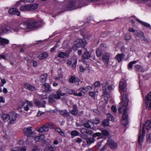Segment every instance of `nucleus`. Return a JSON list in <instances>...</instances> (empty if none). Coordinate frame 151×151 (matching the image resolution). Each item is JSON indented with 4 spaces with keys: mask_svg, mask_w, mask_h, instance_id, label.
Listing matches in <instances>:
<instances>
[{
    "mask_svg": "<svg viewBox=\"0 0 151 151\" xmlns=\"http://www.w3.org/2000/svg\"><path fill=\"white\" fill-rule=\"evenodd\" d=\"M131 37V34L130 33H127L125 35V38L127 40H130Z\"/></svg>",
    "mask_w": 151,
    "mask_h": 151,
    "instance_id": "nucleus-48",
    "label": "nucleus"
},
{
    "mask_svg": "<svg viewBox=\"0 0 151 151\" xmlns=\"http://www.w3.org/2000/svg\"><path fill=\"white\" fill-rule=\"evenodd\" d=\"M104 136H107L109 134V132L106 130H103L101 131V133Z\"/></svg>",
    "mask_w": 151,
    "mask_h": 151,
    "instance_id": "nucleus-50",
    "label": "nucleus"
},
{
    "mask_svg": "<svg viewBox=\"0 0 151 151\" xmlns=\"http://www.w3.org/2000/svg\"><path fill=\"white\" fill-rule=\"evenodd\" d=\"M127 108L124 109L123 112L122 119L121 121V124L124 126L127 125L128 124L127 120L128 116L127 114Z\"/></svg>",
    "mask_w": 151,
    "mask_h": 151,
    "instance_id": "nucleus-7",
    "label": "nucleus"
},
{
    "mask_svg": "<svg viewBox=\"0 0 151 151\" xmlns=\"http://www.w3.org/2000/svg\"><path fill=\"white\" fill-rule=\"evenodd\" d=\"M89 96L92 98H95L96 95L95 92L94 91H90L89 93Z\"/></svg>",
    "mask_w": 151,
    "mask_h": 151,
    "instance_id": "nucleus-52",
    "label": "nucleus"
},
{
    "mask_svg": "<svg viewBox=\"0 0 151 151\" xmlns=\"http://www.w3.org/2000/svg\"><path fill=\"white\" fill-rule=\"evenodd\" d=\"M111 109L112 111L114 112H115L116 111L117 109L116 106H112L111 107Z\"/></svg>",
    "mask_w": 151,
    "mask_h": 151,
    "instance_id": "nucleus-63",
    "label": "nucleus"
},
{
    "mask_svg": "<svg viewBox=\"0 0 151 151\" xmlns=\"http://www.w3.org/2000/svg\"><path fill=\"white\" fill-rule=\"evenodd\" d=\"M108 143L109 146L111 149L114 150L117 148V144L113 139L111 138H109L108 140Z\"/></svg>",
    "mask_w": 151,
    "mask_h": 151,
    "instance_id": "nucleus-10",
    "label": "nucleus"
},
{
    "mask_svg": "<svg viewBox=\"0 0 151 151\" xmlns=\"http://www.w3.org/2000/svg\"><path fill=\"white\" fill-rule=\"evenodd\" d=\"M59 112L60 115L66 117H68L70 115L69 113L66 109L63 110H59Z\"/></svg>",
    "mask_w": 151,
    "mask_h": 151,
    "instance_id": "nucleus-22",
    "label": "nucleus"
},
{
    "mask_svg": "<svg viewBox=\"0 0 151 151\" xmlns=\"http://www.w3.org/2000/svg\"><path fill=\"white\" fill-rule=\"evenodd\" d=\"M30 8V11H32L35 9H37L38 7V5L37 4H33L29 6Z\"/></svg>",
    "mask_w": 151,
    "mask_h": 151,
    "instance_id": "nucleus-41",
    "label": "nucleus"
},
{
    "mask_svg": "<svg viewBox=\"0 0 151 151\" xmlns=\"http://www.w3.org/2000/svg\"><path fill=\"white\" fill-rule=\"evenodd\" d=\"M9 42L8 40L0 37V48H4L5 45L8 44Z\"/></svg>",
    "mask_w": 151,
    "mask_h": 151,
    "instance_id": "nucleus-16",
    "label": "nucleus"
},
{
    "mask_svg": "<svg viewBox=\"0 0 151 151\" xmlns=\"http://www.w3.org/2000/svg\"><path fill=\"white\" fill-rule=\"evenodd\" d=\"M42 87L45 89V90L43 91V92L50 93L52 91V89L51 87L48 83H45L43 84Z\"/></svg>",
    "mask_w": 151,
    "mask_h": 151,
    "instance_id": "nucleus-14",
    "label": "nucleus"
},
{
    "mask_svg": "<svg viewBox=\"0 0 151 151\" xmlns=\"http://www.w3.org/2000/svg\"><path fill=\"white\" fill-rule=\"evenodd\" d=\"M10 124L14 123L17 118V115L15 114H13L10 116Z\"/></svg>",
    "mask_w": 151,
    "mask_h": 151,
    "instance_id": "nucleus-20",
    "label": "nucleus"
},
{
    "mask_svg": "<svg viewBox=\"0 0 151 151\" xmlns=\"http://www.w3.org/2000/svg\"><path fill=\"white\" fill-rule=\"evenodd\" d=\"M102 54V51L100 48H98L96 50V54L97 56L100 57Z\"/></svg>",
    "mask_w": 151,
    "mask_h": 151,
    "instance_id": "nucleus-38",
    "label": "nucleus"
},
{
    "mask_svg": "<svg viewBox=\"0 0 151 151\" xmlns=\"http://www.w3.org/2000/svg\"><path fill=\"white\" fill-rule=\"evenodd\" d=\"M122 102L119 103L118 106V109L119 113H121L122 112L121 109L123 107H126L128 105L129 100L128 96H122Z\"/></svg>",
    "mask_w": 151,
    "mask_h": 151,
    "instance_id": "nucleus-6",
    "label": "nucleus"
},
{
    "mask_svg": "<svg viewBox=\"0 0 151 151\" xmlns=\"http://www.w3.org/2000/svg\"><path fill=\"white\" fill-rule=\"evenodd\" d=\"M86 141L87 145H89L93 143L95 141V139L93 137H91L87 139Z\"/></svg>",
    "mask_w": 151,
    "mask_h": 151,
    "instance_id": "nucleus-31",
    "label": "nucleus"
},
{
    "mask_svg": "<svg viewBox=\"0 0 151 151\" xmlns=\"http://www.w3.org/2000/svg\"><path fill=\"white\" fill-rule=\"evenodd\" d=\"M58 56L59 57L63 58L66 56V54L64 52H61L58 53Z\"/></svg>",
    "mask_w": 151,
    "mask_h": 151,
    "instance_id": "nucleus-47",
    "label": "nucleus"
},
{
    "mask_svg": "<svg viewBox=\"0 0 151 151\" xmlns=\"http://www.w3.org/2000/svg\"><path fill=\"white\" fill-rule=\"evenodd\" d=\"M10 116L7 114H2L1 116V118L4 122L8 121L10 119Z\"/></svg>",
    "mask_w": 151,
    "mask_h": 151,
    "instance_id": "nucleus-24",
    "label": "nucleus"
},
{
    "mask_svg": "<svg viewBox=\"0 0 151 151\" xmlns=\"http://www.w3.org/2000/svg\"><path fill=\"white\" fill-rule=\"evenodd\" d=\"M114 88V86L113 85L109 86H108V88L109 90H113Z\"/></svg>",
    "mask_w": 151,
    "mask_h": 151,
    "instance_id": "nucleus-60",
    "label": "nucleus"
},
{
    "mask_svg": "<svg viewBox=\"0 0 151 151\" xmlns=\"http://www.w3.org/2000/svg\"><path fill=\"white\" fill-rule=\"evenodd\" d=\"M34 102L36 105L39 107H45V104L46 103V102L45 101H43L42 102H41L37 99L35 100Z\"/></svg>",
    "mask_w": 151,
    "mask_h": 151,
    "instance_id": "nucleus-17",
    "label": "nucleus"
},
{
    "mask_svg": "<svg viewBox=\"0 0 151 151\" xmlns=\"http://www.w3.org/2000/svg\"><path fill=\"white\" fill-rule=\"evenodd\" d=\"M13 24H14V28L16 29H18V31L19 30L20 28L22 29H28L27 27V21L25 22H24L23 23L21 24L19 26H18L17 27V25H16V23H13Z\"/></svg>",
    "mask_w": 151,
    "mask_h": 151,
    "instance_id": "nucleus-12",
    "label": "nucleus"
},
{
    "mask_svg": "<svg viewBox=\"0 0 151 151\" xmlns=\"http://www.w3.org/2000/svg\"><path fill=\"white\" fill-rule=\"evenodd\" d=\"M76 42L78 45V46L80 47H84L86 44V42L84 39H78Z\"/></svg>",
    "mask_w": 151,
    "mask_h": 151,
    "instance_id": "nucleus-15",
    "label": "nucleus"
},
{
    "mask_svg": "<svg viewBox=\"0 0 151 151\" xmlns=\"http://www.w3.org/2000/svg\"><path fill=\"white\" fill-rule=\"evenodd\" d=\"M70 134L73 137L74 136H78L79 134V133L76 130H73L71 131Z\"/></svg>",
    "mask_w": 151,
    "mask_h": 151,
    "instance_id": "nucleus-44",
    "label": "nucleus"
},
{
    "mask_svg": "<svg viewBox=\"0 0 151 151\" xmlns=\"http://www.w3.org/2000/svg\"><path fill=\"white\" fill-rule=\"evenodd\" d=\"M78 47H79L78 46V45L76 43H75L73 47V50H76Z\"/></svg>",
    "mask_w": 151,
    "mask_h": 151,
    "instance_id": "nucleus-58",
    "label": "nucleus"
},
{
    "mask_svg": "<svg viewBox=\"0 0 151 151\" xmlns=\"http://www.w3.org/2000/svg\"><path fill=\"white\" fill-rule=\"evenodd\" d=\"M109 124V121L108 119H106L104 120L102 123V125L103 126H107Z\"/></svg>",
    "mask_w": 151,
    "mask_h": 151,
    "instance_id": "nucleus-46",
    "label": "nucleus"
},
{
    "mask_svg": "<svg viewBox=\"0 0 151 151\" xmlns=\"http://www.w3.org/2000/svg\"><path fill=\"white\" fill-rule=\"evenodd\" d=\"M70 113L74 116H76L78 113V109L76 105H74L73 106V109Z\"/></svg>",
    "mask_w": 151,
    "mask_h": 151,
    "instance_id": "nucleus-21",
    "label": "nucleus"
},
{
    "mask_svg": "<svg viewBox=\"0 0 151 151\" xmlns=\"http://www.w3.org/2000/svg\"><path fill=\"white\" fill-rule=\"evenodd\" d=\"M125 55L123 53L118 54L115 57V58L117 60L119 63L122 61L125 57Z\"/></svg>",
    "mask_w": 151,
    "mask_h": 151,
    "instance_id": "nucleus-19",
    "label": "nucleus"
},
{
    "mask_svg": "<svg viewBox=\"0 0 151 151\" xmlns=\"http://www.w3.org/2000/svg\"><path fill=\"white\" fill-rule=\"evenodd\" d=\"M54 98V97H53L50 94L48 97L49 102L51 104L55 103V101Z\"/></svg>",
    "mask_w": 151,
    "mask_h": 151,
    "instance_id": "nucleus-40",
    "label": "nucleus"
},
{
    "mask_svg": "<svg viewBox=\"0 0 151 151\" xmlns=\"http://www.w3.org/2000/svg\"><path fill=\"white\" fill-rule=\"evenodd\" d=\"M58 93L59 94H60V96H64L66 95V93H63L62 91L60 90H58Z\"/></svg>",
    "mask_w": 151,
    "mask_h": 151,
    "instance_id": "nucleus-56",
    "label": "nucleus"
},
{
    "mask_svg": "<svg viewBox=\"0 0 151 151\" xmlns=\"http://www.w3.org/2000/svg\"><path fill=\"white\" fill-rule=\"evenodd\" d=\"M128 30L129 32H135V30L133 28L131 27L129 28Z\"/></svg>",
    "mask_w": 151,
    "mask_h": 151,
    "instance_id": "nucleus-64",
    "label": "nucleus"
},
{
    "mask_svg": "<svg viewBox=\"0 0 151 151\" xmlns=\"http://www.w3.org/2000/svg\"><path fill=\"white\" fill-rule=\"evenodd\" d=\"M44 135H41L40 136H37L35 138V139L36 142L40 141L43 140L44 139Z\"/></svg>",
    "mask_w": 151,
    "mask_h": 151,
    "instance_id": "nucleus-29",
    "label": "nucleus"
},
{
    "mask_svg": "<svg viewBox=\"0 0 151 151\" xmlns=\"http://www.w3.org/2000/svg\"><path fill=\"white\" fill-rule=\"evenodd\" d=\"M27 105L25 106L24 107V110L26 111H27L29 109V108L28 106H32V103L31 101H27Z\"/></svg>",
    "mask_w": 151,
    "mask_h": 151,
    "instance_id": "nucleus-36",
    "label": "nucleus"
},
{
    "mask_svg": "<svg viewBox=\"0 0 151 151\" xmlns=\"http://www.w3.org/2000/svg\"><path fill=\"white\" fill-rule=\"evenodd\" d=\"M136 70L137 71L141 72H144L145 70L143 67L141 65H136L135 66Z\"/></svg>",
    "mask_w": 151,
    "mask_h": 151,
    "instance_id": "nucleus-25",
    "label": "nucleus"
},
{
    "mask_svg": "<svg viewBox=\"0 0 151 151\" xmlns=\"http://www.w3.org/2000/svg\"><path fill=\"white\" fill-rule=\"evenodd\" d=\"M66 92L68 93L70 95H76V93L74 90L73 89H66Z\"/></svg>",
    "mask_w": 151,
    "mask_h": 151,
    "instance_id": "nucleus-42",
    "label": "nucleus"
},
{
    "mask_svg": "<svg viewBox=\"0 0 151 151\" xmlns=\"http://www.w3.org/2000/svg\"><path fill=\"white\" fill-rule=\"evenodd\" d=\"M47 53L46 52H44L40 54L38 56V58L40 60H42L47 58Z\"/></svg>",
    "mask_w": 151,
    "mask_h": 151,
    "instance_id": "nucleus-27",
    "label": "nucleus"
},
{
    "mask_svg": "<svg viewBox=\"0 0 151 151\" xmlns=\"http://www.w3.org/2000/svg\"><path fill=\"white\" fill-rule=\"evenodd\" d=\"M58 91L56 92V94L51 93V94L52 96L54 98L56 99H59L60 98V94L58 93Z\"/></svg>",
    "mask_w": 151,
    "mask_h": 151,
    "instance_id": "nucleus-37",
    "label": "nucleus"
},
{
    "mask_svg": "<svg viewBox=\"0 0 151 151\" xmlns=\"http://www.w3.org/2000/svg\"><path fill=\"white\" fill-rule=\"evenodd\" d=\"M6 55L2 54H0V59H3L6 60Z\"/></svg>",
    "mask_w": 151,
    "mask_h": 151,
    "instance_id": "nucleus-62",
    "label": "nucleus"
},
{
    "mask_svg": "<svg viewBox=\"0 0 151 151\" xmlns=\"http://www.w3.org/2000/svg\"><path fill=\"white\" fill-rule=\"evenodd\" d=\"M24 86L25 88L31 91H33L35 89L34 87L27 83L24 84Z\"/></svg>",
    "mask_w": 151,
    "mask_h": 151,
    "instance_id": "nucleus-28",
    "label": "nucleus"
},
{
    "mask_svg": "<svg viewBox=\"0 0 151 151\" xmlns=\"http://www.w3.org/2000/svg\"><path fill=\"white\" fill-rule=\"evenodd\" d=\"M77 63V60L76 59L75 60L74 62L72 65V68L73 69H75L76 68V64Z\"/></svg>",
    "mask_w": 151,
    "mask_h": 151,
    "instance_id": "nucleus-54",
    "label": "nucleus"
},
{
    "mask_svg": "<svg viewBox=\"0 0 151 151\" xmlns=\"http://www.w3.org/2000/svg\"><path fill=\"white\" fill-rule=\"evenodd\" d=\"M14 24L12 23L7 24H4L0 27V35L4 33H6L10 32V29H12L15 32L18 31V29H16L14 27Z\"/></svg>",
    "mask_w": 151,
    "mask_h": 151,
    "instance_id": "nucleus-4",
    "label": "nucleus"
},
{
    "mask_svg": "<svg viewBox=\"0 0 151 151\" xmlns=\"http://www.w3.org/2000/svg\"><path fill=\"white\" fill-rule=\"evenodd\" d=\"M28 29L33 30L37 29L42 25V23L34 19H29L27 21Z\"/></svg>",
    "mask_w": 151,
    "mask_h": 151,
    "instance_id": "nucleus-2",
    "label": "nucleus"
},
{
    "mask_svg": "<svg viewBox=\"0 0 151 151\" xmlns=\"http://www.w3.org/2000/svg\"><path fill=\"white\" fill-rule=\"evenodd\" d=\"M136 35L137 37H139L140 39H142V40L143 39V38H145V37L144 33L141 31L137 32Z\"/></svg>",
    "mask_w": 151,
    "mask_h": 151,
    "instance_id": "nucleus-34",
    "label": "nucleus"
},
{
    "mask_svg": "<svg viewBox=\"0 0 151 151\" xmlns=\"http://www.w3.org/2000/svg\"><path fill=\"white\" fill-rule=\"evenodd\" d=\"M126 82L125 80L122 79L119 83V88L122 96H128Z\"/></svg>",
    "mask_w": 151,
    "mask_h": 151,
    "instance_id": "nucleus-5",
    "label": "nucleus"
},
{
    "mask_svg": "<svg viewBox=\"0 0 151 151\" xmlns=\"http://www.w3.org/2000/svg\"><path fill=\"white\" fill-rule=\"evenodd\" d=\"M32 127H29L27 128H24L23 129L24 135L27 137H30L33 132L32 131Z\"/></svg>",
    "mask_w": 151,
    "mask_h": 151,
    "instance_id": "nucleus-11",
    "label": "nucleus"
},
{
    "mask_svg": "<svg viewBox=\"0 0 151 151\" xmlns=\"http://www.w3.org/2000/svg\"><path fill=\"white\" fill-rule=\"evenodd\" d=\"M100 83L99 81H97L95 82L94 84L95 87H98L100 86Z\"/></svg>",
    "mask_w": 151,
    "mask_h": 151,
    "instance_id": "nucleus-55",
    "label": "nucleus"
},
{
    "mask_svg": "<svg viewBox=\"0 0 151 151\" xmlns=\"http://www.w3.org/2000/svg\"><path fill=\"white\" fill-rule=\"evenodd\" d=\"M91 57V54L88 52H86L82 55L83 59H84L89 58Z\"/></svg>",
    "mask_w": 151,
    "mask_h": 151,
    "instance_id": "nucleus-35",
    "label": "nucleus"
},
{
    "mask_svg": "<svg viewBox=\"0 0 151 151\" xmlns=\"http://www.w3.org/2000/svg\"><path fill=\"white\" fill-rule=\"evenodd\" d=\"M9 14H15L17 16H19L20 15V12L16 8H13L9 10Z\"/></svg>",
    "mask_w": 151,
    "mask_h": 151,
    "instance_id": "nucleus-18",
    "label": "nucleus"
},
{
    "mask_svg": "<svg viewBox=\"0 0 151 151\" xmlns=\"http://www.w3.org/2000/svg\"><path fill=\"white\" fill-rule=\"evenodd\" d=\"M146 104L147 105L149 104L148 109L150 110L151 109V91L148 93L145 100Z\"/></svg>",
    "mask_w": 151,
    "mask_h": 151,
    "instance_id": "nucleus-9",
    "label": "nucleus"
},
{
    "mask_svg": "<svg viewBox=\"0 0 151 151\" xmlns=\"http://www.w3.org/2000/svg\"><path fill=\"white\" fill-rule=\"evenodd\" d=\"M110 54L108 52H105L102 56V60L105 66L107 67L109 62Z\"/></svg>",
    "mask_w": 151,
    "mask_h": 151,
    "instance_id": "nucleus-8",
    "label": "nucleus"
},
{
    "mask_svg": "<svg viewBox=\"0 0 151 151\" xmlns=\"http://www.w3.org/2000/svg\"><path fill=\"white\" fill-rule=\"evenodd\" d=\"M147 142L149 143L151 142V133L149 134L147 139Z\"/></svg>",
    "mask_w": 151,
    "mask_h": 151,
    "instance_id": "nucleus-59",
    "label": "nucleus"
},
{
    "mask_svg": "<svg viewBox=\"0 0 151 151\" xmlns=\"http://www.w3.org/2000/svg\"><path fill=\"white\" fill-rule=\"evenodd\" d=\"M101 135V133L100 132H96L93 134V137H100Z\"/></svg>",
    "mask_w": 151,
    "mask_h": 151,
    "instance_id": "nucleus-51",
    "label": "nucleus"
},
{
    "mask_svg": "<svg viewBox=\"0 0 151 151\" xmlns=\"http://www.w3.org/2000/svg\"><path fill=\"white\" fill-rule=\"evenodd\" d=\"M59 47V45L58 44H56V45H55L50 50V51L51 52H53L54 50H55L57 47Z\"/></svg>",
    "mask_w": 151,
    "mask_h": 151,
    "instance_id": "nucleus-57",
    "label": "nucleus"
},
{
    "mask_svg": "<svg viewBox=\"0 0 151 151\" xmlns=\"http://www.w3.org/2000/svg\"><path fill=\"white\" fill-rule=\"evenodd\" d=\"M107 85V83H105V85L102 87V90L103 95L107 94L108 93L107 90L106 89V86Z\"/></svg>",
    "mask_w": 151,
    "mask_h": 151,
    "instance_id": "nucleus-43",
    "label": "nucleus"
},
{
    "mask_svg": "<svg viewBox=\"0 0 151 151\" xmlns=\"http://www.w3.org/2000/svg\"><path fill=\"white\" fill-rule=\"evenodd\" d=\"M76 78L73 76H71L69 79L68 81L70 83H74L76 81Z\"/></svg>",
    "mask_w": 151,
    "mask_h": 151,
    "instance_id": "nucleus-45",
    "label": "nucleus"
},
{
    "mask_svg": "<svg viewBox=\"0 0 151 151\" xmlns=\"http://www.w3.org/2000/svg\"><path fill=\"white\" fill-rule=\"evenodd\" d=\"M137 20L145 27L149 28L150 29H151V27L150 26V25L149 24L141 21L138 19H137Z\"/></svg>",
    "mask_w": 151,
    "mask_h": 151,
    "instance_id": "nucleus-32",
    "label": "nucleus"
},
{
    "mask_svg": "<svg viewBox=\"0 0 151 151\" xmlns=\"http://www.w3.org/2000/svg\"><path fill=\"white\" fill-rule=\"evenodd\" d=\"M107 117L109 121H111L113 122L114 121V117L112 116V115L110 113H108L107 114Z\"/></svg>",
    "mask_w": 151,
    "mask_h": 151,
    "instance_id": "nucleus-39",
    "label": "nucleus"
},
{
    "mask_svg": "<svg viewBox=\"0 0 151 151\" xmlns=\"http://www.w3.org/2000/svg\"><path fill=\"white\" fill-rule=\"evenodd\" d=\"M148 129L151 127V122L150 121H146L142 129V132L140 130L139 131L138 137V142L139 145H142L144 140V137L145 136V131L144 128Z\"/></svg>",
    "mask_w": 151,
    "mask_h": 151,
    "instance_id": "nucleus-1",
    "label": "nucleus"
},
{
    "mask_svg": "<svg viewBox=\"0 0 151 151\" xmlns=\"http://www.w3.org/2000/svg\"><path fill=\"white\" fill-rule=\"evenodd\" d=\"M32 151H40V149L38 146H35L32 149Z\"/></svg>",
    "mask_w": 151,
    "mask_h": 151,
    "instance_id": "nucleus-53",
    "label": "nucleus"
},
{
    "mask_svg": "<svg viewBox=\"0 0 151 151\" xmlns=\"http://www.w3.org/2000/svg\"><path fill=\"white\" fill-rule=\"evenodd\" d=\"M92 124L93 125L99 124L100 123V120L98 118L96 117L94 119H93L91 121Z\"/></svg>",
    "mask_w": 151,
    "mask_h": 151,
    "instance_id": "nucleus-26",
    "label": "nucleus"
},
{
    "mask_svg": "<svg viewBox=\"0 0 151 151\" xmlns=\"http://www.w3.org/2000/svg\"><path fill=\"white\" fill-rule=\"evenodd\" d=\"M91 124H92L91 121L88 120L84 123V126L87 128H91Z\"/></svg>",
    "mask_w": 151,
    "mask_h": 151,
    "instance_id": "nucleus-30",
    "label": "nucleus"
},
{
    "mask_svg": "<svg viewBox=\"0 0 151 151\" xmlns=\"http://www.w3.org/2000/svg\"><path fill=\"white\" fill-rule=\"evenodd\" d=\"M30 8L29 6H22L20 8V10L23 12L30 11Z\"/></svg>",
    "mask_w": 151,
    "mask_h": 151,
    "instance_id": "nucleus-33",
    "label": "nucleus"
},
{
    "mask_svg": "<svg viewBox=\"0 0 151 151\" xmlns=\"http://www.w3.org/2000/svg\"><path fill=\"white\" fill-rule=\"evenodd\" d=\"M79 90L82 93H85L87 92L86 87H81L79 88Z\"/></svg>",
    "mask_w": 151,
    "mask_h": 151,
    "instance_id": "nucleus-49",
    "label": "nucleus"
},
{
    "mask_svg": "<svg viewBox=\"0 0 151 151\" xmlns=\"http://www.w3.org/2000/svg\"><path fill=\"white\" fill-rule=\"evenodd\" d=\"M47 77V74L44 73V74H42L40 77L39 80L41 82L43 83L45 82Z\"/></svg>",
    "mask_w": 151,
    "mask_h": 151,
    "instance_id": "nucleus-23",
    "label": "nucleus"
},
{
    "mask_svg": "<svg viewBox=\"0 0 151 151\" xmlns=\"http://www.w3.org/2000/svg\"><path fill=\"white\" fill-rule=\"evenodd\" d=\"M85 132L87 134H93V132L92 130H86V131Z\"/></svg>",
    "mask_w": 151,
    "mask_h": 151,
    "instance_id": "nucleus-61",
    "label": "nucleus"
},
{
    "mask_svg": "<svg viewBox=\"0 0 151 151\" xmlns=\"http://www.w3.org/2000/svg\"><path fill=\"white\" fill-rule=\"evenodd\" d=\"M85 5L83 0H78L76 2L74 1H71L68 2L67 4V7L73 9L80 8Z\"/></svg>",
    "mask_w": 151,
    "mask_h": 151,
    "instance_id": "nucleus-3",
    "label": "nucleus"
},
{
    "mask_svg": "<svg viewBox=\"0 0 151 151\" xmlns=\"http://www.w3.org/2000/svg\"><path fill=\"white\" fill-rule=\"evenodd\" d=\"M50 126V124H46L37 129V131L42 133L47 132L49 130Z\"/></svg>",
    "mask_w": 151,
    "mask_h": 151,
    "instance_id": "nucleus-13",
    "label": "nucleus"
}]
</instances>
